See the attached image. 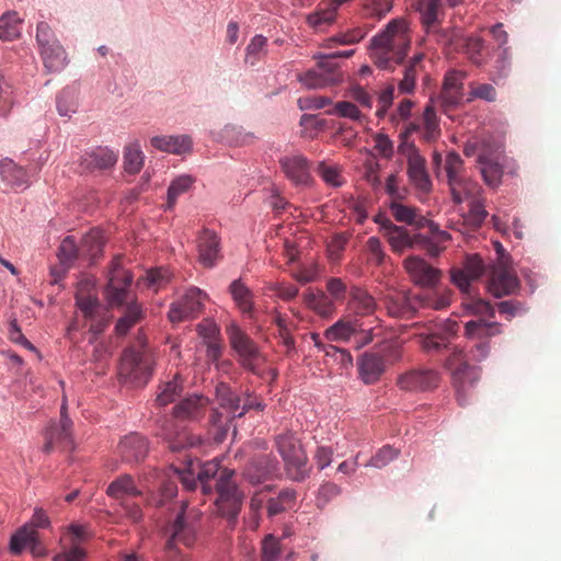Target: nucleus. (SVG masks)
Returning a JSON list of instances; mask_svg holds the SVG:
<instances>
[{"label": "nucleus", "instance_id": "nucleus-40", "mask_svg": "<svg viewBox=\"0 0 561 561\" xmlns=\"http://www.w3.org/2000/svg\"><path fill=\"white\" fill-rule=\"evenodd\" d=\"M0 175L7 184L15 190L25 188L28 184L25 169L13 163L12 160L0 162Z\"/></svg>", "mask_w": 561, "mask_h": 561}, {"label": "nucleus", "instance_id": "nucleus-22", "mask_svg": "<svg viewBox=\"0 0 561 561\" xmlns=\"http://www.w3.org/2000/svg\"><path fill=\"white\" fill-rule=\"evenodd\" d=\"M466 77L467 72L458 69L448 70L445 75L440 92L442 106L445 112L461 102L463 98V79Z\"/></svg>", "mask_w": 561, "mask_h": 561}, {"label": "nucleus", "instance_id": "nucleus-64", "mask_svg": "<svg viewBox=\"0 0 561 561\" xmlns=\"http://www.w3.org/2000/svg\"><path fill=\"white\" fill-rule=\"evenodd\" d=\"M55 38V32H53L48 23L41 22L37 24L36 39L42 49V58H44L45 50L50 47Z\"/></svg>", "mask_w": 561, "mask_h": 561}, {"label": "nucleus", "instance_id": "nucleus-18", "mask_svg": "<svg viewBox=\"0 0 561 561\" xmlns=\"http://www.w3.org/2000/svg\"><path fill=\"white\" fill-rule=\"evenodd\" d=\"M420 131L422 140L425 142H435L442 135V129L439 126V118L437 116V112L432 103H428L421 117V122H411L409 123L404 130L400 133V136H404L405 138H410L412 133Z\"/></svg>", "mask_w": 561, "mask_h": 561}, {"label": "nucleus", "instance_id": "nucleus-57", "mask_svg": "<svg viewBox=\"0 0 561 561\" xmlns=\"http://www.w3.org/2000/svg\"><path fill=\"white\" fill-rule=\"evenodd\" d=\"M58 256L62 264L71 265L72 262L81 257L80 245H77L73 237H66L62 239Z\"/></svg>", "mask_w": 561, "mask_h": 561}, {"label": "nucleus", "instance_id": "nucleus-13", "mask_svg": "<svg viewBox=\"0 0 561 561\" xmlns=\"http://www.w3.org/2000/svg\"><path fill=\"white\" fill-rule=\"evenodd\" d=\"M170 539L167 542V557L169 560L178 561L179 550L176 543L192 547L197 536V520L193 515L186 513L183 504L173 523L169 527Z\"/></svg>", "mask_w": 561, "mask_h": 561}, {"label": "nucleus", "instance_id": "nucleus-63", "mask_svg": "<svg viewBox=\"0 0 561 561\" xmlns=\"http://www.w3.org/2000/svg\"><path fill=\"white\" fill-rule=\"evenodd\" d=\"M496 90L493 84L490 83H471L470 84V93L469 101L478 98L479 100H484L489 102L496 101Z\"/></svg>", "mask_w": 561, "mask_h": 561}, {"label": "nucleus", "instance_id": "nucleus-61", "mask_svg": "<svg viewBox=\"0 0 561 561\" xmlns=\"http://www.w3.org/2000/svg\"><path fill=\"white\" fill-rule=\"evenodd\" d=\"M317 172L327 184L333 187H339V185L343 184L341 171L335 164H328L325 161H321L317 167Z\"/></svg>", "mask_w": 561, "mask_h": 561}, {"label": "nucleus", "instance_id": "nucleus-15", "mask_svg": "<svg viewBox=\"0 0 561 561\" xmlns=\"http://www.w3.org/2000/svg\"><path fill=\"white\" fill-rule=\"evenodd\" d=\"M226 332L229 336V343L238 353L242 366L253 373H260L262 364L265 363V356L262 355L254 341L237 324H229Z\"/></svg>", "mask_w": 561, "mask_h": 561}, {"label": "nucleus", "instance_id": "nucleus-1", "mask_svg": "<svg viewBox=\"0 0 561 561\" xmlns=\"http://www.w3.org/2000/svg\"><path fill=\"white\" fill-rule=\"evenodd\" d=\"M219 462H204L198 468L195 478V469L193 462H190L187 470H179L170 467L167 473L152 469L141 474L139 481L142 488L150 491L148 503L156 506H162L169 499L175 497L179 491L178 481L187 490H195L197 485L202 486L205 494L211 493L213 485L210 480L216 478L219 472Z\"/></svg>", "mask_w": 561, "mask_h": 561}, {"label": "nucleus", "instance_id": "nucleus-30", "mask_svg": "<svg viewBox=\"0 0 561 561\" xmlns=\"http://www.w3.org/2000/svg\"><path fill=\"white\" fill-rule=\"evenodd\" d=\"M199 262L204 266H214L220 257V241L213 230L204 229L197 238Z\"/></svg>", "mask_w": 561, "mask_h": 561}, {"label": "nucleus", "instance_id": "nucleus-53", "mask_svg": "<svg viewBox=\"0 0 561 561\" xmlns=\"http://www.w3.org/2000/svg\"><path fill=\"white\" fill-rule=\"evenodd\" d=\"M463 49L471 62L477 66L485 64V46L482 38L467 37L463 43Z\"/></svg>", "mask_w": 561, "mask_h": 561}, {"label": "nucleus", "instance_id": "nucleus-8", "mask_svg": "<svg viewBox=\"0 0 561 561\" xmlns=\"http://www.w3.org/2000/svg\"><path fill=\"white\" fill-rule=\"evenodd\" d=\"M451 374V381L458 394V401L463 402L469 388L473 387L481 378V370L469 364L468 355L459 346L450 347V353L445 363Z\"/></svg>", "mask_w": 561, "mask_h": 561}, {"label": "nucleus", "instance_id": "nucleus-17", "mask_svg": "<svg viewBox=\"0 0 561 561\" xmlns=\"http://www.w3.org/2000/svg\"><path fill=\"white\" fill-rule=\"evenodd\" d=\"M206 296L205 291L197 289V287H191L178 301L171 304L169 308L170 321L181 322L185 319L196 318L203 309Z\"/></svg>", "mask_w": 561, "mask_h": 561}, {"label": "nucleus", "instance_id": "nucleus-20", "mask_svg": "<svg viewBox=\"0 0 561 561\" xmlns=\"http://www.w3.org/2000/svg\"><path fill=\"white\" fill-rule=\"evenodd\" d=\"M412 280L422 287H434L440 280L442 272L421 256H409L403 262Z\"/></svg>", "mask_w": 561, "mask_h": 561}, {"label": "nucleus", "instance_id": "nucleus-35", "mask_svg": "<svg viewBox=\"0 0 561 561\" xmlns=\"http://www.w3.org/2000/svg\"><path fill=\"white\" fill-rule=\"evenodd\" d=\"M304 304L317 314L322 318H331L336 311V306L333 305L332 299L329 297L328 291L324 290H308L305 291Z\"/></svg>", "mask_w": 561, "mask_h": 561}, {"label": "nucleus", "instance_id": "nucleus-46", "mask_svg": "<svg viewBox=\"0 0 561 561\" xmlns=\"http://www.w3.org/2000/svg\"><path fill=\"white\" fill-rule=\"evenodd\" d=\"M43 60L44 66L49 71H58L66 66L67 53L56 37L51 41V45L44 50Z\"/></svg>", "mask_w": 561, "mask_h": 561}, {"label": "nucleus", "instance_id": "nucleus-19", "mask_svg": "<svg viewBox=\"0 0 561 561\" xmlns=\"http://www.w3.org/2000/svg\"><path fill=\"white\" fill-rule=\"evenodd\" d=\"M381 301L392 318L410 319L421 306L420 299L410 297L407 291H388L381 297Z\"/></svg>", "mask_w": 561, "mask_h": 561}, {"label": "nucleus", "instance_id": "nucleus-24", "mask_svg": "<svg viewBox=\"0 0 561 561\" xmlns=\"http://www.w3.org/2000/svg\"><path fill=\"white\" fill-rule=\"evenodd\" d=\"M377 221L379 222L380 219H377ZM380 225L391 249L397 253H402V251L417 245V233L410 234L405 228L393 225L391 219L388 218L381 219Z\"/></svg>", "mask_w": 561, "mask_h": 561}, {"label": "nucleus", "instance_id": "nucleus-27", "mask_svg": "<svg viewBox=\"0 0 561 561\" xmlns=\"http://www.w3.org/2000/svg\"><path fill=\"white\" fill-rule=\"evenodd\" d=\"M358 371L365 383H374L386 371V362L379 348L378 352H365L358 358Z\"/></svg>", "mask_w": 561, "mask_h": 561}, {"label": "nucleus", "instance_id": "nucleus-11", "mask_svg": "<svg viewBox=\"0 0 561 561\" xmlns=\"http://www.w3.org/2000/svg\"><path fill=\"white\" fill-rule=\"evenodd\" d=\"M401 144L398 151L407 159V173L409 181L420 193L431 192L433 184L426 168V159L422 156L421 150L409 141V138L401 137Z\"/></svg>", "mask_w": 561, "mask_h": 561}, {"label": "nucleus", "instance_id": "nucleus-29", "mask_svg": "<svg viewBox=\"0 0 561 561\" xmlns=\"http://www.w3.org/2000/svg\"><path fill=\"white\" fill-rule=\"evenodd\" d=\"M518 286V278L513 272L505 267H497L492 272L488 289L495 298H502V296L515 293Z\"/></svg>", "mask_w": 561, "mask_h": 561}, {"label": "nucleus", "instance_id": "nucleus-14", "mask_svg": "<svg viewBox=\"0 0 561 561\" xmlns=\"http://www.w3.org/2000/svg\"><path fill=\"white\" fill-rule=\"evenodd\" d=\"M124 256L116 255L110 264L105 295L111 306H123L129 298L134 276L123 264Z\"/></svg>", "mask_w": 561, "mask_h": 561}, {"label": "nucleus", "instance_id": "nucleus-51", "mask_svg": "<svg viewBox=\"0 0 561 561\" xmlns=\"http://www.w3.org/2000/svg\"><path fill=\"white\" fill-rule=\"evenodd\" d=\"M22 20L16 12H7L0 16V38L12 41L21 34Z\"/></svg>", "mask_w": 561, "mask_h": 561}, {"label": "nucleus", "instance_id": "nucleus-4", "mask_svg": "<svg viewBox=\"0 0 561 561\" xmlns=\"http://www.w3.org/2000/svg\"><path fill=\"white\" fill-rule=\"evenodd\" d=\"M216 398L221 409L226 412L222 413L219 412V410H213L210 414L211 431L217 442L226 439L228 432H230V422L232 419L241 417L247 411L252 409H264L262 401L257 400L256 397H250L249 394L242 399L238 393L232 392L231 388L225 382L217 385Z\"/></svg>", "mask_w": 561, "mask_h": 561}, {"label": "nucleus", "instance_id": "nucleus-49", "mask_svg": "<svg viewBox=\"0 0 561 561\" xmlns=\"http://www.w3.org/2000/svg\"><path fill=\"white\" fill-rule=\"evenodd\" d=\"M419 341L421 347L427 353H439L443 348H448L447 336L440 332L439 324L428 333H421Z\"/></svg>", "mask_w": 561, "mask_h": 561}, {"label": "nucleus", "instance_id": "nucleus-26", "mask_svg": "<svg viewBox=\"0 0 561 561\" xmlns=\"http://www.w3.org/2000/svg\"><path fill=\"white\" fill-rule=\"evenodd\" d=\"M118 161V152L110 147H96L81 157L80 167L85 172L112 169Z\"/></svg>", "mask_w": 561, "mask_h": 561}, {"label": "nucleus", "instance_id": "nucleus-3", "mask_svg": "<svg viewBox=\"0 0 561 561\" xmlns=\"http://www.w3.org/2000/svg\"><path fill=\"white\" fill-rule=\"evenodd\" d=\"M410 27L404 19H394L371 38L370 56L380 69H393L404 61L411 46Z\"/></svg>", "mask_w": 561, "mask_h": 561}, {"label": "nucleus", "instance_id": "nucleus-39", "mask_svg": "<svg viewBox=\"0 0 561 561\" xmlns=\"http://www.w3.org/2000/svg\"><path fill=\"white\" fill-rule=\"evenodd\" d=\"M466 336L470 339H479L480 341H489V337L496 336L502 333V325L495 321H468L465 324Z\"/></svg>", "mask_w": 561, "mask_h": 561}, {"label": "nucleus", "instance_id": "nucleus-7", "mask_svg": "<svg viewBox=\"0 0 561 561\" xmlns=\"http://www.w3.org/2000/svg\"><path fill=\"white\" fill-rule=\"evenodd\" d=\"M283 458L286 473L291 481L302 482L309 478L308 456L298 438L293 433H280L275 439Z\"/></svg>", "mask_w": 561, "mask_h": 561}, {"label": "nucleus", "instance_id": "nucleus-16", "mask_svg": "<svg viewBox=\"0 0 561 561\" xmlns=\"http://www.w3.org/2000/svg\"><path fill=\"white\" fill-rule=\"evenodd\" d=\"M439 382V374L434 368L416 367L410 368L397 378V386L400 390L412 391H428L434 390Z\"/></svg>", "mask_w": 561, "mask_h": 561}, {"label": "nucleus", "instance_id": "nucleus-45", "mask_svg": "<svg viewBox=\"0 0 561 561\" xmlns=\"http://www.w3.org/2000/svg\"><path fill=\"white\" fill-rule=\"evenodd\" d=\"M345 0H332V4H330L329 8L311 13L308 15V24H310L314 30L323 32L328 25L333 23L337 13V8Z\"/></svg>", "mask_w": 561, "mask_h": 561}, {"label": "nucleus", "instance_id": "nucleus-38", "mask_svg": "<svg viewBox=\"0 0 561 561\" xmlns=\"http://www.w3.org/2000/svg\"><path fill=\"white\" fill-rule=\"evenodd\" d=\"M423 54H416L404 67L403 77L399 81L398 89L401 93H412L415 90L416 79L423 71Z\"/></svg>", "mask_w": 561, "mask_h": 561}, {"label": "nucleus", "instance_id": "nucleus-5", "mask_svg": "<svg viewBox=\"0 0 561 561\" xmlns=\"http://www.w3.org/2000/svg\"><path fill=\"white\" fill-rule=\"evenodd\" d=\"M485 272V264L478 253L467 255L462 267H454L450 270L451 282L465 295L462 304L474 314L488 316L494 318L495 308L485 299L477 297L472 293V282L479 279Z\"/></svg>", "mask_w": 561, "mask_h": 561}, {"label": "nucleus", "instance_id": "nucleus-23", "mask_svg": "<svg viewBox=\"0 0 561 561\" xmlns=\"http://www.w3.org/2000/svg\"><path fill=\"white\" fill-rule=\"evenodd\" d=\"M28 548L34 556L45 554V549L39 540V534L31 524H24L11 537L10 551L12 554H21Z\"/></svg>", "mask_w": 561, "mask_h": 561}, {"label": "nucleus", "instance_id": "nucleus-59", "mask_svg": "<svg viewBox=\"0 0 561 561\" xmlns=\"http://www.w3.org/2000/svg\"><path fill=\"white\" fill-rule=\"evenodd\" d=\"M282 552V543L279 539L273 535L264 537L261 543V560L262 561H276Z\"/></svg>", "mask_w": 561, "mask_h": 561}, {"label": "nucleus", "instance_id": "nucleus-62", "mask_svg": "<svg viewBox=\"0 0 561 561\" xmlns=\"http://www.w3.org/2000/svg\"><path fill=\"white\" fill-rule=\"evenodd\" d=\"M400 455L399 448L392 446H383L371 456L368 466L382 468L388 466L391 460L396 459Z\"/></svg>", "mask_w": 561, "mask_h": 561}, {"label": "nucleus", "instance_id": "nucleus-52", "mask_svg": "<svg viewBox=\"0 0 561 561\" xmlns=\"http://www.w3.org/2000/svg\"><path fill=\"white\" fill-rule=\"evenodd\" d=\"M142 318V307L138 302H129L124 316L118 319L115 330L119 334H126L130 327L135 325Z\"/></svg>", "mask_w": 561, "mask_h": 561}, {"label": "nucleus", "instance_id": "nucleus-33", "mask_svg": "<svg viewBox=\"0 0 561 561\" xmlns=\"http://www.w3.org/2000/svg\"><path fill=\"white\" fill-rule=\"evenodd\" d=\"M390 210L393 218L399 222H405L409 226H413L415 229H423V227H426L428 224V218H426L417 207L408 206V204H403L401 199L391 202Z\"/></svg>", "mask_w": 561, "mask_h": 561}, {"label": "nucleus", "instance_id": "nucleus-31", "mask_svg": "<svg viewBox=\"0 0 561 561\" xmlns=\"http://www.w3.org/2000/svg\"><path fill=\"white\" fill-rule=\"evenodd\" d=\"M117 449L125 462H139L147 456L148 443L145 436L130 433L119 442Z\"/></svg>", "mask_w": 561, "mask_h": 561}, {"label": "nucleus", "instance_id": "nucleus-44", "mask_svg": "<svg viewBox=\"0 0 561 561\" xmlns=\"http://www.w3.org/2000/svg\"><path fill=\"white\" fill-rule=\"evenodd\" d=\"M72 428H67V436L64 432L62 423L53 424L46 430V443L44 445V451L50 453L56 445H60L62 448H72Z\"/></svg>", "mask_w": 561, "mask_h": 561}, {"label": "nucleus", "instance_id": "nucleus-36", "mask_svg": "<svg viewBox=\"0 0 561 561\" xmlns=\"http://www.w3.org/2000/svg\"><path fill=\"white\" fill-rule=\"evenodd\" d=\"M348 306L355 313L367 316L374 313L377 308V301L369 291L363 287L353 286L350 289Z\"/></svg>", "mask_w": 561, "mask_h": 561}, {"label": "nucleus", "instance_id": "nucleus-55", "mask_svg": "<svg viewBox=\"0 0 561 561\" xmlns=\"http://www.w3.org/2000/svg\"><path fill=\"white\" fill-rule=\"evenodd\" d=\"M77 307L82 312L83 317L91 321V319L96 318L101 312V305L94 295L88 294L82 295L78 291L76 296Z\"/></svg>", "mask_w": 561, "mask_h": 561}, {"label": "nucleus", "instance_id": "nucleus-43", "mask_svg": "<svg viewBox=\"0 0 561 561\" xmlns=\"http://www.w3.org/2000/svg\"><path fill=\"white\" fill-rule=\"evenodd\" d=\"M106 493L108 496L123 499L125 496H140L142 490L138 489L130 474H121L110 483Z\"/></svg>", "mask_w": 561, "mask_h": 561}, {"label": "nucleus", "instance_id": "nucleus-21", "mask_svg": "<svg viewBox=\"0 0 561 561\" xmlns=\"http://www.w3.org/2000/svg\"><path fill=\"white\" fill-rule=\"evenodd\" d=\"M279 165L285 176L291 181L294 185L312 184V175L310 172V162L308 158L297 153L296 156H286L279 159Z\"/></svg>", "mask_w": 561, "mask_h": 561}, {"label": "nucleus", "instance_id": "nucleus-58", "mask_svg": "<svg viewBox=\"0 0 561 561\" xmlns=\"http://www.w3.org/2000/svg\"><path fill=\"white\" fill-rule=\"evenodd\" d=\"M267 46V38L263 35H255L247 47L245 62L254 66L260 61L262 55H265Z\"/></svg>", "mask_w": 561, "mask_h": 561}, {"label": "nucleus", "instance_id": "nucleus-37", "mask_svg": "<svg viewBox=\"0 0 561 561\" xmlns=\"http://www.w3.org/2000/svg\"><path fill=\"white\" fill-rule=\"evenodd\" d=\"M104 247V234L100 229H91L81 238V257L94 262L100 257Z\"/></svg>", "mask_w": 561, "mask_h": 561}, {"label": "nucleus", "instance_id": "nucleus-60", "mask_svg": "<svg viewBox=\"0 0 561 561\" xmlns=\"http://www.w3.org/2000/svg\"><path fill=\"white\" fill-rule=\"evenodd\" d=\"M325 289L328 295L332 301L336 306V302H343L347 296V285L342 278H336V276H332L327 279Z\"/></svg>", "mask_w": 561, "mask_h": 561}, {"label": "nucleus", "instance_id": "nucleus-47", "mask_svg": "<svg viewBox=\"0 0 561 561\" xmlns=\"http://www.w3.org/2000/svg\"><path fill=\"white\" fill-rule=\"evenodd\" d=\"M183 391V381L179 375H175L170 381L160 385L156 402L158 405H168L170 402H174L175 399L180 398Z\"/></svg>", "mask_w": 561, "mask_h": 561}, {"label": "nucleus", "instance_id": "nucleus-12", "mask_svg": "<svg viewBox=\"0 0 561 561\" xmlns=\"http://www.w3.org/2000/svg\"><path fill=\"white\" fill-rule=\"evenodd\" d=\"M329 341H353L356 348L365 347L374 340V329L365 328L363 321L358 318H340L334 324L330 325L324 332Z\"/></svg>", "mask_w": 561, "mask_h": 561}, {"label": "nucleus", "instance_id": "nucleus-48", "mask_svg": "<svg viewBox=\"0 0 561 561\" xmlns=\"http://www.w3.org/2000/svg\"><path fill=\"white\" fill-rule=\"evenodd\" d=\"M229 291L236 305L241 309L242 313H252L253 295L249 287H247L241 279H234V282H232L229 286Z\"/></svg>", "mask_w": 561, "mask_h": 561}, {"label": "nucleus", "instance_id": "nucleus-41", "mask_svg": "<svg viewBox=\"0 0 561 561\" xmlns=\"http://www.w3.org/2000/svg\"><path fill=\"white\" fill-rule=\"evenodd\" d=\"M297 492L290 486L282 489L276 496H270L267 499V516H276V514L286 512V510L293 508L296 504Z\"/></svg>", "mask_w": 561, "mask_h": 561}, {"label": "nucleus", "instance_id": "nucleus-25", "mask_svg": "<svg viewBox=\"0 0 561 561\" xmlns=\"http://www.w3.org/2000/svg\"><path fill=\"white\" fill-rule=\"evenodd\" d=\"M279 470V462L272 455L253 458L244 469V477L251 483H261Z\"/></svg>", "mask_w": 561, "mask_h": 561}, {"label": "nucleus", "instance_id": "nucleus-28", "mask_svg": "<svg viewBox=\"0 0 561 561\" xmlns=\"http://www.w3.org/2000/svg\"><path fill=\"white\" fill-rule=\"evenodd\" d=\"M425 227H428L430 236L423 237V234L416 233V245L424 249L430 256H438L445 249L446 242L449 241L450 233L447 230H440L439 226L431 219H427Z\"/></svg>", "mask_w": 561, "mask_h": 561}, {"label": "nucleus", "instance_id": "nucleus-54", "mask_svg": "<svg viewBox=\"0 0 561 561\" xmlns=\"http://www.w3.org/2000/svg\"><path fill=\"white\" fill-rule=\"evenodd\" d=\"M145 162V156L139 145H130L125 147L124 151V168L128 173L140 172Z\"/></svg>", "mask_w": 561, "mask_h": 561}, {"label": "nucleus", "instance_id": "nucleus-50", "mask_svg": "<svg viewBox=\"0 0 561 561\" xmlns=\"http://www.w3.org/2000/svg\"><path fill=\"white\" fill-rule=\"evenodd\" d=\"M194 179L192 175H180L171 181L167 192V209L171 210L176 204L178 197L192 188Z\"/></svg>", "mask_w": 561, "mask_h": 561}, {"label": "nucleus", "instance_id": "nucleus-42", "mask_svg": "<svg viewBox=\"0 0 561 561\" xmlns=\"http://www.w3.org/2000/svg\"><path fill=\"white\" fill-rule=\"evenodd\" d=\"M478 162L480 164V172L482 173V178L490 187H497V185L502 182L503 176V168L499 163V161L494 160V158L486 156V153H480L478 157Z\"/></svg>", "mask_w": 561, "mask_h": 561}, {"label": "nucleus", "instance_id": "nucleus-9", "mask_svg": "<svg viewBox=\"0 0 561 561\" xmlns=\"http://www.w3.org/2000/svg\"><path fill=\"white\" fill-rule=\"evenodd\" d=\"M153 364V356L148 348H125L121 357L119 376L125 382L145 385L152 375Z\"/></svg>", "mask_w": 561, "mask_h": 561}, {"label": "nucleus", "instance_id": "nucleus-6", "mask_svg": "<svg viewBox=\"0 0 561 561\" xmlns=\"http://www.w3.org/2000/svg\"><path fill=\"white\" fill-rule=\"evenodd\" d=\"M234 470L224 469L216 479L215 486L218 496L215 501L218 513L228 520L229 528H234L238 515L241 511L244 494L233 481Z\"/></svg>", "mask_w": 561, "mask_h": 561}, {"label": "nucleus", "instance_id": "nucleus-2", "mask_svg": "<svg viewBox=\"0 0 561 561\" xmlns=\"http://www.w3.org/2000/svg\"><path fill=\"white\" fill-rule=\"evenodd\" d=\"M209 400L203 394H191L183 398L173 408L172 417L164 420L159 434L169 443L172 451H180L186 447H195L202 442L201 436L192 435L183 421H198L205 416Z\"/></svg>", "mask_w": 561, "mask_h": 561}, {"label": "nucleus", "instance_id": "nucleus-56", "mask_svg": "<svg viewBox=\"0 0 561 561\" xmlns=\"http://www.w3.org/2000/svg\"><path fill=\"white\" fill-rule=\"evenodd\" d=\"M302 84L309 87L310 89H320V87H325L333 84L334 77L325 76L322 69H310L307 72L302 73L299 77Z\"/></svg>", "mask_w": 561, "mask_h": 561}, {"label": "nucleus", "instance_id": "nucleus-10", "mask_svg": "<svg viewBox=\"0 0 561 561\" xmlns=\"http://www.w3.org/2000/svg\"><path fill=\"white\" fill-rule=\"evenodd\" d=\"M416 9L426 35L443 46H451L456 35L449 28L440 26L445 14L442 0H420Z\"/></svg>", "mask_w": 561, "mask_h": 561}, {"label": "nucleus", "instance_id": "nucleus-32", "mask_svg": "<svg viewBox=\"0 0 561 561\" xmlns=\"http://www.w3.org/2000/svg\"><path fill=\"white\" fill-rule=\"evenodd\" d=\"M150 142L152 147L167 153L182 154L192 151L190 135H156Z\"/></svg>", "mask_w": 561, "mask_h": 561}, {"label": "nucleus", "instance_id": "nucleus-34", "mask_svg": "<svg viewBox=\"0 0 561 561\" xmlns=\"http://www.w3.org/2000/svg\"><path fill=\"white\" fill-rule=\"evenodd\" d=\"M445 170L447 172L451 198L455 203L461 204V192L459 190V182L462 176L463 161L459 153L449 152L447 154L445 161Z\"/></svg>", "mask_w": 561, "mask_h": 561}]
</instances>
